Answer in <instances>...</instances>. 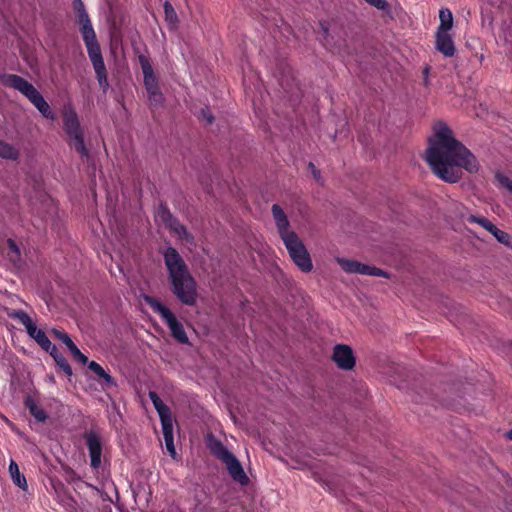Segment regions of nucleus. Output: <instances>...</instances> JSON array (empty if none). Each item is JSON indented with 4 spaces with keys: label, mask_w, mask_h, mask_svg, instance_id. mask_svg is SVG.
Segmentation results:
<instances>
[{
    "label": "nucleus",
    "mask_w": 512,
    "mask_h": 512,
    "mask_svg": "<svg viewBox=\"0 0 512 512\" xmlns=\"http://www.w3.org/2000/svg\"><path fill=\"white\" fill-rule=\"evenodd\" d=\"M433 129L434 137L429 141L425 159L438 178L456 183L462 178V169L469 173L478 172L476 157L453 136L446 123L438 121Z\"/></svg>",
    "instance_id": "1"
},
{
    "label": "nucleus",
    "mask_w": 512,
    "mask_h": 512,
    "mask_svg": "<svg viewBox=\"0 0 512 512\" xmlns=\"http://www.w3.org/2000/svg\"><path fill=\"white\" fill-rule=\"evenodd\" d=\"M173 294L185 305L193 306L197 302V284L179 252L168 247L163 253Z\"/></svg>",
    "instance_id": "2"
},
{
    "label": "nucleus",
    "mask_w": 512,
    "mask_h": 512,
    "mask_svg": "<svg viewBox=\"0 0 512 512\" xmlns=\"http://www.w3.org/2000/svg\"><path fill=\"white\" fill-rule=\"evenodd\" d=\"M73 8L76 15V21L80 26V32L86 46L89 59L95 70L98 83L104 90L109 86L107 79V70L101 53L100 45L96 38V33L92 27L88 13L86 12L82 0H74Z\"/></svg>",
    "instance_id": "3"
},
{
    "label": "nucleus",
    "mask_w": 512,
    "mask_h": 512,
    "mask_svg": "<svg viewBox=\"0 0 512 512\" xmlns=\"http://www.w3.org/2000/svg\"><path fill=\"white\" fill-rule=\"evenodd\" d=\"M4 85L11 87L23 94L46 119L54 120L55 113L46 102L42 94L26 79L16 74H4L1 76Z\"/></svg>",
    "instance_id": "4"
},
{
    "label": "nucleus",
    "mask_w": 512,
    "mask_h": 512,
    "mask_svg": "<svg viewBox=\"0 0 512 512\" xmlns=\"http://www.w3.org/2000/svg\"><path fill=\"white\" fill-rule=\"evenodd\" d=\"M207 446L211 453L225 464L230 477L235 482L239 483L241 486L249 484V477L245 473L240 461L223 445L220 440L210 437L208 439Z\"/></svg>",
    "instance_id": "5"
},
{
    "label": "nucleus",
    "mask_w": 512,
    "mask_h": 512,
    "mask_svg": "<svg viewBox=\"0 0 512 512\" xmlns=\"http://www.w3.org/2000/svg\"><path fill=\"white\" fill-rule=\"evenodd\" d=\"M146 304L166 322L172 336L182 344L188 343V337L181 322L177 320L173 312L160 301L151 296H145Z\"/></svg>",
    "instance_id": "6"
},
{
    "label": "nucleus",
    "mask_w": 512,
    "mask_h": 512,
    "mask_svg": "<svg viewBox=\"0 0 512 512\" xmlns=\"http://www.w3.org/2000/svg\"><path fill=\"white\" fill-rule=\"evenodd\" d=\"M64 130L70 137V145L82 156H88V150L84 143L83 132L77 113L72 108H65L63 111Z\"/></svg>",
    "instance_id": "7"
},
{
    "label": "nucleus",
    "mask_w": 512,
    "mask_h": 512,
    "mask_svg": "<svg viewBox=\"0 0 512 512\" xmlns=\"http://www.w3.org/2000/svg\"><path fill=\"white\" fill-rule=\"evenodd\" d=\"M282 241L294 264L304 273L311 272L313 263L310 254L298 235L295 233Z\"/></svg>",
    "instance_id": "8"
},
{
    "label": "nucleus",
    "mask_w": 512,
    "mask_h": 512,
    "mask_svg": "<svg viewBox=\"0 0 512 512\" xmlns=\"http://www.w3.org/2000/svg\"><path fill=\"white\" fill-rule=\"evenodd\" d=\"M84 439L89 452L90 465L93 469L101 466V456L103 450L102 438L97 431L90 430L84 433Z\"/></svg>",
    "instance_id": "9"
},
{
    "label": "nucleus",
    "mask_w": 512,
    "mask_h": 512,
    "mask_svg": "<svg viewBox=\"0 0 512 512\" xmlns=\"http://www.w3.org/2000/svg\"><path fill=\"white\" fill-rule=\"evenodd\" d=\"M332 360L341 370L349 371L355 367L356 358L349 345L337 344L333 348Z\"/></svg>",
    "instance_id": "10"
},
{
    "label": "nucleus",
    "mask_w": 512,
    "mask_h": 512,
    "mask_svg": "<svg viewBox=\"0 0 512 512\" xmlns=\"http://www.w3.org/2000/svg\"><path fill=\"white\" fill-rule=\"evenodd\" d=\"M467 221L470 223L479 224L485 230L490 232L500 243H502L506 246L511 245L510 235L508 233L500 230L499 228H497L492 222H490L486 218L480 217V216H475V215H470L467 218Z\"/></svg>",
    "instance_id": "11"
},
{
    "label": "nucleus",
    "mask_w": 512,
    "mask_h": 512,
    "mask_svg": "<svg viewBox=\"0 0 512 512\" xmlns=\"http://www.w3.org/2000/svg\"><path fill=\"white\" fill-rule=\"evenodd\" d=\"M271 211L276 224L277 231L282 240L286 237H289L290 235L295 234L294 231L289 230V220L286 214L284 213L283 209L278 204H273Z\"/></svg>",
    "instance_id": "12"
},
{
    "label": "nucleus",
    "mask_w": 512,
    "mask_h": 512,
    "mask_svg": "<svg viewBox=\"0 0 512 512\" xmlns=\"http://www.w3.org/2000/svg\"><path fill=\"white\" fill-rule=\"evenodd\" d=\"M51 334L66 345L74 359L82 364H86L88 362V358L78 349L65 331L54 328L51 330Z\"/></svg>",
    "instance_id": "13"
},
{
    "label": "nucleus",
    "mask_w": 512,
    "mask_h": 512,
    "mask_svg": "<svg viewBox=\"0 0 512 512\" xmlns=\"http://www.w3.org/2000/svg\"><path fill=\"white\" fill-rule=\"evenodd\" d=\"M138 59L144 76L145 89L158 86V79L154 74L149 58L145 55H139Z\"/></svg>",
    "instance_id": "14"
},
{
    "label": "nucleus",
    "mask_w": 512,
    "mask_h": 512,
    "mask_svg": "<svg viewBox=\"0 0 512 512\" xmlns=\"http://www.w3.org/2000/svg\"><path fill=\"white\" fill-rule=\"evenodd\" d=\"M436 49L445 57H452L455 54L454 42L448 32L436 33Z\"/></svg>",
    "instance_id": "15"
},
{
    "label": "nucleus",
    "mask_w": 512,
    "mask_h": 512,
    "mask_svg": "<svg viewBox=\"0 0 512 512\" xmlns=\"http://www.w3.org/2000/svg\"><path fill=\"white\" fill-rule=\"evenodd\" d=\"M149 398L151 399L154 408L158 412L161 423L166 422V420H173L170 408L166 404H164V402L161 400V398L158 396L156 392L150 391Z\"/></svg>",
    "instance_id": "16"
},
{
    "label": "nucleus",
    "mask_w": 512,
    "mask_h": 512,
    "mask_svg": "<svg viewBox=\"0 0 512 512\" xmlns=\"http://www.w3.org/2000/svg\"><path fill=\"white\" fill-rule=\"evenodd\" d=\"M162 433L165 441V446L168 451V453L171 455V457L175 458L176 456V449L174 446V436H173V420L162 422Z\"/></svg>",
    "instance_id": "17"
},
{
    "label": "nucleus",
    "mask_w": 512,
    "mask_h": 512,
    "mask_svg": "<svg viewBox=\"0 0 512 512\" xmlns=\"http://www.w3.org/2000/svg\"><path fill=\"white\" fill-rule=\"evenodd\" d=\"M88 368L95 373L100 379L103 380L102 386L103 388L115 387L116 382L113 377L108 374L100 364L95 361L87 362Z\"/></svg>",
    "instance_id": "18"
},
{
    "label": "nucleus",
    "mask_w": 512,
    "mask_h": 512,
    "mask_svg": "<svg viewBox=\"0 0 512 512\" xmlns=\"http://www.w3.org/2000/svg\"><path fill=\"white\" fill-rule=\"evenodd\" d=\"M45 351L53 357L56 364L68 377L72 376L73 372L71 366L55 345L51 344L49 348L45 349Z\"/></svg>",
    "instance_id": "19"
},
{
    "label": "nucleus",
    "mask_w": 512,
    "mask_h": 512,
    "mask_svg": "<svg viewBox=\"0 0 512 512\" xmlns=\"http://www.w3.org/2000/svg\"><path fill=\"white\" fill-rule=\"evenodd\" d=\"M26 331L28 335L33 338L43 350L49 348L52 344L45 332L41 329H38L35 323L28 327Z\"/></svg>",
    "instance_id": "20"
},
{
    "label": "nucleus",
    "mask_w": 512,
    "mask_h": 512,
    "mask_svg": "<svg viewBox=\"0 0 512 512\" xmlns=\"http://www.w3.org/2000/svg\"><path fill=\"white\" fill-rule=\"evenodd\" d=\"M25 406L29 410L30 414L33 415V417L39 421V422H45L47 419L46 412L38 406V404L34 401L33 398L28 396L25 400Z\"/></svg>",
    "instance_id": "21"
},
{
    "label": "nucleus",
    "mask_w": 512,
    "mask_h": 512,
    "mask_svg": "<svg viewBox=\"0 0 512 512\" xmlns=\"http://www.w3.org/2000/svg\"><path fill=\"white\" fill-rule=\"evenodd\" d=\"M9 473L12 478V481L19 488L26 490L27 481L23 474L20 473L19 467L15 461H11L9 464Z\"/></svg>",
    "instance_id": "22"
},
{
    "label": "nucleus",
    "mask_w": 512,
    "mask_h": 512,
    "mask_svg": "<svg viewBox=\"0 0 512 512\" xmlns=\"http://www.w3.org/2000/svg\"><path fill=\"white\" fill-rule=\"evenodd\" d=\"M7 316L11 319L17 320L25 327L26 330L34 324L31 317L23 310L7 309Z\"/></svg>",
    "instance_id": "23"
},
{
    "label": "nucleus",
    "mask_w": 512,
    "mask_h": 512,
    "mask_svg": "<svg viewBox=\"0 0 512 512\" xmlns=\"http://www.w3.org/2000/svg\"><path fill=\"white\" fill-rule=\"evenodd\" d=\"M440 25L437 32H448L453 26V15L448 8H443L439 12Z\"/></svg>",
    "instance_id": "24"
},
{
    "label": "nucleus",
    "mask_w": 512,
    "mask_h": 512,
    "mask_svg": "<svg viewBox=\"0 0 512 512\" xmlns=\"http://www.w3.org/2000/svg\"><path fill=\"white\" fill-rule=\"evenodd\" d=\"M0 157L8 160H17L19 151L13 145L0 140Z\"/></svg>",
    "instance_id": "25"
},
{
    "label": "nucleus",
    "mask_w": 512,
    "mask_h": 512,
    "mask_svg": "<svg viewBox=\"0 0 512 512\" xmlns=\"http://www.w3.org/2000/svg\"><path fill=\"white\" fill-rule=\"evenodd\" d=\"M146 91L148 94L150 105L152 107L157 108L163 104L164 97L162 92L160 91L159 85L153 88H148L146 89Z\"/></svg>",
    "instance_id": "26"
},
{
    "label": "nucleus",
    "mask_w": 512,
    "mask_h": 512,
    "mask_svg": "<svg viewBox=\"0 0 512 512\" xmlns=\"http://www.w3.org/2000/svg\"><path fill=\"white\" fill-rule=\"evenodd\" d=\"M173 232H175L180 238L190 240L191 236L188 233L184 225H182L175 217L167 225Z\"/></svg>",
    "instance_id": "27"
},
{
    "label": "nucleus",
    "mask_w": 512,
    "mask_h": 512,
    "mask_svg": "<svg viewBox=\"0 0 512 512\" xmlns=\"http://www.w3.org/2000/svg\"><path fill=\"white\" fill-rule=\"evenodd\" d=\"M165 20L171 28H175L178 24V16L170 2L165 1L164 3Z\"/></svg>",
    "instance_id": "28"
},
{
    "label": "nucleus",
    "mask_w": 512,
    "mask_h": 512,
    "mask_svg": "<svg viewBox=\"0 0 512 512\" xmlns=\"http://www.w3.org/2000/svg\"><path fill=\"white\" fill-rule=\"evenodd\" d=\"M336 261L345 272L357 273L358 268H359L358 261L345 259V258H337Z\"/></svg>",
    "instance_id": "29"
},
{
    "label": "nucleus",
    "mask_w": 512,
    "mask_h": 512,
    "mask_svg": "<svg viewBox=\"0 0 512 512\" xmlns=\"http://www.w3.org/2000/svg\"><path fill=\"white\" fill-rule=\"evenodd\" d=\"M157 217L166 225H168V223L171 222V220L174 218L168 208L162 205L157 211Z\"/></svg>",
    "instance_id": "30"
},
{
    "label": "nucleus",
    "mask_w": 512,
    "mask_h": 512,
    "mask_svg": "<svg viewBox=\"0 0 512 512\" xmlns=\"http://www.w3.org/2000/svg\"><path fill=\"white\" fill-rule=\"evenodd\" d=\"M7 243H8L9 249H10L8 255H9L10 259L15 262L20 257L19 248L17 247L15 242L11 239H8Z\"/></svg>",
    "instance_id": "31"
},
{
    "label": "nucleus",
    "mask_w": 512,
    "mask_h": 512,
    "mask_svg": "<svg viewBox=\"0 0 512 512\" xmlns=\"http://www.w3.org/2000/svg\"><path fill=\"white\" fill-rule=\"evenodd\" d=\"M496 179L503 187L507 188L510 192H512V180H510L507 176L501 173L496 174Z\"/></svg>",
    "instance_id": "32"
},
{
    "label": "nucleus",
    "mask_w": 512,
    "mask_h": 512,
    "mask_svg": "<svg viewBox=\"0 0 512 512\" xmlns=\"http://www.w3.org/2000/svg\"><path fill=\"white\" fill-rule=\"evenodd\" d=\"M371 6L379 9V10H387L389 4L386 0H365Z\"/></svg>",
    "instance_id": "33"
},
{
    "label": "nucleus",
    "mask_w": 512,
    "mask_h": 512,
    "mask_svg": "<svg viewBox=\"0 0 512 512\" xmlns=\"http://www.w3.org/2000/svg\"><path fill=\"white\" fill-rule=\"evenodd\" d=\"M200 117L207 122V124H212L214 121V116L208 108H202L200 111Z\"/></svg>",
    "instance_id": "34"
},
{
    "label": "nucleus",
    "mask_w": 512,
    "mask_h": 512,
    "mask_svg": "<svg viewBox=\"0 0 512 512\" xmlns=\"http://www.w3.org/2000/svg\"><path fill=\"white\" fill-rule=\"evenodd\" d=\"M371 267L372 266H369V265H366V264H363V263L359 262V268H358L357 274L370 275Z\"/></svg>",
    "instance_id": "35"
},
{
    "label": "nucleus",
    "mask_w": 512,
    "mask_h": 512,
    "mask_svg": "<svg viewBox=\"0 0 512 512\" xmlns=\"http://www.w3.org/2000/svg\"><path fill=\"white\" fill-rule=\"evenodd\" d=\"M308 168L312 172L314 179L319 182L321 179L320 171L316 168V166L312 162H309Z\"/></svg>",
    "instance_id": "36"
},
{
    "label": "nucleus",
    "mask_w": 512,
    "mask_h": 512,
    "mask_svg": "<svg viewBox=\"0 0 512 512\" xmlns=\"http://www.w3.org/2000/svg\"><path fill=\"white\" fill-rule=\"evenodd\" d=\"M370 275L377 276V277H388L387 272H385L384 270H382L380 268L373 267V266L371 267Z\"/></svg>",
    "instance_id": "37"
},
{
    "label": "nucleus",
    "mask_w": 512,
    "mask_h": 512,
    "mask_svg": "<svg viewBox=\"0 0 512 512\" xmlns=\"http://www.w3.org/2000/svg\"><path fill=\"white\" fill-rule=\"evenodd\" d=\"M321 28L323 30L324 40L326 41L327 44L330 43V41L328 39V37H329V35H328V27L324 23H321Z\"/></svg>",
    "instance_id": "38"
},
{
    "label": "nucleus",
    "mask_w": 512,
    "mask_h": 512,
    "mask_svg": "<svg viewBox=\"0 0 512 512\" xmlns=\"http://www.w3.org/2000/svg\"><path fill=\"white\" fill-rule=\"evenodd\" d=\"M428 74H429V67H425V69L423 70L424 84L425 85L428 84Z\"/></svg>",
    "instance_id": "39"
},
{
    "label": "nucleus",
    "mask_w": 512,
    "mask_h": 512,
    "mask_svg": "<svg viewBox=\"0 0 512 512\" xmlns=\"http://www.w3.org/2000/svg\"><path fill=\"white\" fill-rule=\"evenodd\" d=\"M507 436L510 440H512V430L508 432Z\"/></svg>",
    "instance_id": "40"
}]
</instances>
